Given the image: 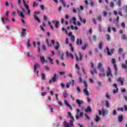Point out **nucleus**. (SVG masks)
Returning a JSON list of instances; mask_svg holds the SVG:
<instances>
[{
  "label": "nucleus",
  "instance_id": "obj_43",
  "mask_svg": "<svg viewBox=\"0 0 127 127\" xmlns=\"http://www.w3.org/2000/svg\"><path fill=\"white\" fill-rule=\"evenodd\" d=\"M106 106L107 108H109L110 107V103L108 100L106 101Z\"/></svg>",
  "mask_w": 127,
  "mask_h": 127
},
{
  "label": "nucleus",
  "instance_id": "obj_32",
  "mask_svg": "<svg viewBox=\"0 0 127 127\" xmlns=\"http://www.w3.org/2000/svg\"><path fill=\"white\" fill-rule=\"evenodd\" d=\"M117 4L119 7H121L122 5V1L121 0H118L117 2Z\"/></svg>",
  "mask_w": 127,
  "mask_h": 127
},
{
  "label": "nucleus",
  "instance_id": "obj_11",
  "mask_svg": "<svg viewBox=\"0 0 127 127\" xmlns=\"http://www.w3.org/2000/svg\"><path fill=\"white\" fill-rule=\"evenodd\" d=\"M98 113H99V116H101V115H102V116H104L105 115L106 112H105V111H104V108H102V111H101V110H99Z\"/></svg>",
  "mask_w": 127,
  "mask_h": 127
},
{
  "label": "nucleus",
  "instance_id": "obj_46",
  "mask_svg": "<svg viewBox=\"0 0 127 127\" xmlns=\"http://www.w3.org/2000/svg\"><path fill=\"white\" fill-rule=\"evenodd\" d=\"M79 60L81 61L82 60V58H83V56L82 55V54L81 53H79Z\"/></svg>",
  "mask_w": 127,
  "mask_h": 127
},
{
  "label": "nucleus",
  "instance_id": "obj_57",
  "mask_svg": "<svg viewBox=\"0 0 127 127\" xmlns=\"http://www.w3.org/2000/svg\"><path fill=\"white\" fill-rule=\"evenodd\" d=\"M40 7H41L42 10H44L45 6L44 5H41Z\"/></svg>",
  "mask_w": 127,
  "mask_h": 127
},
{
  "label": "nucleus",
  "instance_id": "obj_29",
  "mask_svg": "<svg viewBox=\"0 0 127 127\" xmlns=\"http://www.w3.org/2000/svg\"><path fill=\"white\" fill-rule=\"evenodd\" d=\"M83 84L85 89H87L88 88V84H87V82L86 81H84Z\"/></svg>",
  "mask_w": 127,
  "mask_h": 127
},
{
  "label": "nucleus",
  "instance_id": "obj_54",
  "mask_svg": "<svg viewBox=\"0 0 127 127\" xmlns=\"http://www.w3.org/2000/svg\"><path fill=\"white\" fill-rule=\"evenodd\" d=\"M93 39L94 41H95V42L97 41V37L96 36L94 35L93 36Z\"/></svg>",
  "mask_w": 127,
  "mask_h": 127
},
{
  "label": "nucleus",
  "instance_id": "obj_24",
  "mask_svg": "<svg viewBox=\"0 0 127 127\" xmlns=\"http://www.w3.org/2000/svg\"><path fill=\"white\" fill-rule=\"evenodd\" d=\"M79 17L81 22H83V23L85 24V23H86V19H82L80 16H79Z\"/></svg>",
  "mask_w": 127,
  "mask_h": 127
},
{
  "label": "nucleus",
  "instance_id": "obj_40",
  "mask_svg": "<svg viewBox=\"0 0 127 127\" xmlns=\"http://www.w3.org/2000/svg\"><path fill=\"white\" fill-rule=\"evenodd\" d=\"M106 37H107V40L108 41H111V37H110V35L109 34L106 35Z\"/></svg>",
  "mask_w": 127,
  "mask_h": 127
},
{
  "label": "nucleus",
  "instance_id": "obj_53",
  "mask_svg": "<svg viewBox=\"0 0 127 127\" xmlns=\"http://www.w3.org/2000/svg\"><path fill=\"white\" fill-rule=\"evenodd\" d=\"M76 91H77L78 93H80V92H81V89H80V87L79 86H77L76 87Z\"/></svg>",
  "mask_w": 127,
  "mask_h": 127
},
{
  "label": "nucleus",
  "instance_id": "obj_47",
  "mask_svg": "<svg viewBox=\"0 0 127 127\" xmlns=\"http://www.w3.org/2000/svg\"><path fill=\"white\" fill-rule=\"evenodd\" d=\"M110 5L111 7H114V6H115V4L114 3V2H111L110 3Z\"/></svg>",
  "mask_w": 127,
  "mask_h": 127
},
{
  "label": "nucleus",
  "instance_id": "obj_22",
  "mask_svg": "<svg viewBox=\"0 0 127 127\" xmlns=\"http://www.w3.org/2000/svg\"><path fill=\"white\" fill-rule=\"evenodd\" d=\"M100 117L98 115H96V118L94 119V122H95L96 123H98L99 121H100Z\"/></svg>",
  "mask_w": 127,
  "mask_h": 127
},
{
  "label": "nucleus",
  "instance_id": "obj_10",
  "mask_svg": "<svg viewBox=\"0 0 127 127\" xmlns=\"http://www.w3.org/2000/svg\"><path fill=\"white\" fill-rule=\"evenodd\" d=\"M76 44L77 45H80V46L82 45V44H83V42L82 41V39H77Z\"/></svg>",
  "mask_w": 127,
  "mask_h": 127
},
{
  "label": "nucleus",
  "instance_id": "obj_33",
  "mask_svg": "<svg viewBox=\"0 0 127 127\" xmlns=\"http://www.w3.org/2000/svg\"><path fill=\"white\" fill-rule=\"evenodd\" d=\"M71 83H72V82L70 81H69V82H67L66 84V88H69L70 87V84H71Z\"/></svg>",
  "mask_w": 127,
  "mask_h": 127
},
{
  "label": "nucleus",
  "instance_id": "obj_41",
  "mask_svg": "<svg viewBox=\"0 0 127 127\" xmlns=\"http://www.w3.org/2000/svg\"><path fill=\"white\" fill-rule=\"evenodd\" d=\"M42 50H43V51H46V47L45 46V45H42Z\"/></svg>",
  "mask_w": 127,
  "mask_h": 127
},
{
  "label": "nucleus",
  "instance_id": "obj_37",
  "mask_svg": "<svg viewBox=\"0 0 127 127\" xmlns=\"http://www.w3.org/2000/svg\"><path fill=\"white\" fill-rule=\"evenodd\" d=\"M71 39L72 42H75V36L71 35Z\"/></svg>",
  "mask_w": 127,
  "mask_h": 127
},
{
  "label": "nucleus",
  "instance_id": "obj_28",
  "mask_svg": "<svg viewBox=\"0 0 127 127\" xmlns=\"http://www.w3.org/2000/svg\"><path fill=\"white\" fill-rule=\"evenodd\" d=\"M34 17L36 20L38 21V22H40V19H39V18H38V17L36 16V15H34Z\"/></svg>",
  "mask_w": 127,
  "mask_h": 127
},
{
  "label": "nucleus",
  "instance_id": "obj_4",
  "mask_svg": "<svg viewBox=\"0 0 127 127\" xmlns=\"http://www.w3.org/2000/svg\"><path fill=\"white\" fill-rule=\"evenodd\" d=\"M106 50H107V54L108 55H109V56H111V55H112V54L114 53V49H111V53L110 52V50L109 49V47L106 48Z\"/></svg>",
  "mask_w": 127,
  "mask_h": 127
},
{
  "label": "nucleus",
  "instance_id": "obj_61",
  "mask_svg": "<svg viewBox=\"0 0 127 127\" xmlns=\"http://www.w3.org/2000/svg\"><path fill=\"white\" fill-rule=\"evenodd\" d=\"M108 13L106 11H103V16H107Z\"/></svg>",
  "mask_w": 127,
  "mask_h": 127
},
{
  "label": "nucleus",
  "instance_id": "obj_2",
  "mask_svg": "<svg viewBox=\"0 0 127 127\" xmlns=\"http://www.w3.org/2000/svg\"><path fill=\"white\" fill-rule=\"evenodd\" d=\"M52 44H53V46L55 47L56 50H58L59 49V48L60 47V45H59V42H57V46L55 47V41L54 40L52 39L51 40Z\"/></svg>",
  "mask_w": 127,
  "mask_h": 127
},
{
  "label": "nucleus",
  "instance_id": "obj_5",
  "mask_svg": "<svg viewBox=\"0 0 127 127\" xmlns=\"http://www.w3.org/2000/svg\"><path fill=\"white\" fill-rule=\"evenodd\" d=\"M124 81H125V78H122V77H119L118 79H117V81L118 82H120L122 86L124 85Z\"/></svg>",
  "mask_w": 127,
  "mask_h": 127
},
{
  "label": "nucleus",
  "instance_id": "obj_39",
  "mask_svg": "<svg viewBox=\"0 0 127 127\" xmlns=\"http://www.w3.org/2000/svg\"><path fill=\"white\" fill-rule=\"evenodd\" d=\"M122 52H123V49L122 48L119 49L118 54H119V55H121V54H122Z\"/></svg>",
  "mask_w": 127,
  "mask_h": 127
},
{
  "label": "nucleus",
  "instance_id": "obj_20",
  "mask_svg": "<svg viewBox=\"0 0 127 127\" xmlns=\"http://www.w3.org/2000/svg\"><path fill=\"white\" fill-rule=\"evenodd\" d=\"M55 27H56V28H58V27H59V21H57V20H55Z\"/></svg>",
  "mask_w": 127,
  "mask_h": 127
},
{
  "label": "nucleus",
  "instance_id": "obj_45",
  "mask_svg": "<svg viewBox=\"0 0 127 127\" xmlns=\"http://www.w3.org/2000/svg\"><path fill=\"white\" fill-rule=\"evenodd\" d=\"M61 59L62 61H64V54L63 53L61 55Z\"/></svg>",
  "mask_w": 127,
  "mask_h": 127
},
{
  "label": "nucleus",
  "instance_id": "obj_60",
  "mask_svg": "<svg viewBox=\"0 0 127 127\" xmlns=\"http://www.w3.org/2000/svg\"><path fill=\"white\" fill-rule=\"evenodd\" d=\"M117 91H119V88H116V90L114 89L113 90V93L114 94H116V93H117Z\"/></svg>",
  "mask_w": 127,
  "mask_h": 127
},
{
  "label": "nucleus",
  "instance_id": "obj_64",
  "mask_svg": "<svg viewBox=\"0 0 127 127\" xmlns=\"http://www.w3.org/2000/svg\"><path fill=\"white\" fill-rule=\"evenodd\" d=\"M79 83H82V77H79Z\"/></svg>",
  "mask_w": 127,
  "mask_h": 127
},
{
  "label": "nucleus",
  "instance_id": "obj_9",
  "mask_svg": "<svg viewBox=\"0 0 127 127\" xmlns=\"http://www.w3.org/2000/svg\"><path fill=\"white\" fill-rule=\"evenodd\" d=\"M118 119V122L120 123H123V121H124V115H121V116H119Z\"/></svg>",
  "mask_w": 127,
  "mask_h": 127
},
{
  "label": "nucleus",
  "instance_id": "obj_16",
  "mask_svg": "<svg viewBox=\"0 0 127 127\" xmlns=\"http://www.w3.org/2000/svg\"><path fill=\"white\" fill-rule=\"evenodd\" d=\"M86 113H91L92 112V109H91V107L88 106L87 108L85 110Z\"/></svg>",
  "mask_w": 127,
  "mask_h": 127
},
{
  "label": "nucleus",
  "instance_id": "obj_51",
  "mask_svg": "<svg viewBox=\"0 0 127 127\" xmlns=\"http://www.w3.org/2000/svg\"><path fill=\"white\" fill-rule=\"evenodd\" d=\"M30 42V40L28 39V42H27L28 47H30V46H31Z\"/></svg>",
  "mask_w": 127,
  "mask_h": 127
},
{
  "label": "nucleus",
  "instance_id": "obj_17",
  "mask_svg": "<svg viewBox=\"0 0 127 127\" xmlns=\"http://www.w3.org/2000/svg\"><path fill=\"white\" fill-rule=\"evenodd\" d=\"M83 93L86 95V96H89L90 94H89V92L88 91V90L87 88H84L83 89Z\"/></svg>",
  "mask_w": 127,
  "mask_h": 127
},
{
  "label": "nucleus",
  "instance_id": "obj_49",
  "mask_svg": "<svg viewBox=\"0 0 127 127\" xmlns=\"http://www.w3.org/2000/svg\"><path fill=\"white\" fill-rule=\"evenodd\" d=\"M45 69H46V70L47 71H48V70H50V67H49V66H48L47 65H45Z\"/></svg>",
  "mask_w": 127,
  "mask_h": 127
},
{
  "label": "nucleus",
  "instance_id": "obj_25",
  "mask_svg": "<svg viewBox=\"0 0 127 127\" xmlns=\"http://www.w3.org/2000/svg\"><path fill=\"white\" fill-rule=\"evenodd\" d=\"M112 64H113V65H114V67H115V65H116V66L117 67V64H116V59H112Z\"/></svg>",
  "mask_w": 127,
  "mask_h": 127
},
{
  "label": "nucleus",
  "instance_id": "obj_1",
  "mask_svg": "<svg viewBox=\"0 0 127 127\" xmlns=\"http://www.w3.org/2000/svg\"><path fill=\"white\" fill-rule=\"evenodd\" d=\"M64 127H74V124L73 122V120H70L69 124H68L66 121H64Z\"/></svg>",
  "mask_w": 127,
  "mask_h": 127
},
{
  "label": "nucleus",
  "instance_id": "obj_15",
  "mask_svg": "<svg viewBox=\"0 0 127 127\" xmlns=\"http://www.w3.org/2000/svg\"><path fill=\"white\" fill-rule=\"evenodd\" d=\"M45 26H46V25L45 24V22H43V26L42 25L40 26V29L43 31H45V30L44 29V28H43V27H45Z\"/></svg>",
  "mask_w": 127,
  "mask_h": 127
},
{
  "label": "nucleus",
  "instance_id": "obj_12",
  "mask_svg": "<svg viewBox=\"0 0 127 127\" xmlns=\"http://www.w3.org/2000/svg\"><path fill=\"white\" fill-rule=\"evenodd\" d=\"M40 61L42 63H47V61L45 60V58L44 57H40Z\"/></svg>",
  "mask_w": 127,
  "mask_h": 127
},
{
  "label": "nucleus",
  "instance_id": "obj_18",
  "mask_svg": "<svg viewBox=\"0 0 127 127\" xmlns=\"http://www.w3.org/2000/svg\"><path fill=\"white\" fill-rule=\"evenodd\" d=\"M23 2L25 8H26V9H29V6L27 4L26 2H25V0H23Z\"/></svg>",
  "mask_w": 127,
  "mask_h": 127
},
{
  "label": "nucleus",
  "instance_id": "obj_50",
  "mask_svg": "<svg viewBox=\"0 0 127 127\" xmlns=\"http://www.w3.org/2000/svg\"><path fill=\"white\" fill-rule=\"evenodd\" d=\"M64 103L66 107H68V106H69V104H68V101H67V100H64Z\"/></svg>",
  "mask_w": 127,
  "mask_h": 127
},
{
  "label": "nucleus",
  "instance_id": "obj_19",
  "mask_svg": "<svg viewBox=\"0 0 127 127\" xmlns=\"http://www.w3.org/2000/svg\"><path fill=\"white\" fill-rule=\"evenodd\" d=\"M56 77H57V75L56 74V73H55L54 76L52 78V80L53 82H56V80L57 79L56 78Z\"/></svg>",
  "mask_w": 127,
  "mask_h": 127
},
{
  "label": "nucleus",
  "instance_id": "obj_27",
  "mask_svg": "<svg viewBox=\"0 0 127 127\" xmlns=\"http://www.w3.org/2000/svg\"><path fill=\"white\" fill-rule=\"evenodd\" d=\"M123 9H124V12H125V13H127V5H125L123 6Z\"/></svg>",
  "mask_w": 127,
  "mask_h": 127
},
{
  "label": "nucleus",
  "instance_id": "obj_44",
  "mask_svg": "<svg viewBox=\"0 0 127 127\" xmlns=\"http://www.w3.org/2000/svg\"><path fill=\"white\" fill-rule=\"evenodd\" d=\"M127 36H126V35L125 34H123L122 36V39H124V40H126V39H127Z\"/></svg>",
  "mask_w": 127,
  "mask_h": 127
},
{
  "label": "nucleus",
  "instance_id": "obj_6",
  "mask_svg": "<svg viewBox=\"0 0 127 127\" xmlns=\"http://www.w3.org/2000/svg\"><path fill=\"white\" fill-rule=\"evenodd\" d=\"M76 103H77V105H78L79 107L80 108H81V105H83V100H80L79 99H76Z\"/></svg>",
  "mask_w": 127,
  "mask_h": 127
},
{
  "label": "nucleus",
  "instance_id": "obj_3",
  "mask_svg": "<svg viewBox=\"0 0 127 127\" xmlns=\"http://www.w3.org/2000/svg\"><path fill=\"white\" fill-rule=\"evenodd\" d=\"M106 74L107 77L111 76V77H113V74L112 73V71L111 70V68L110 67H108V70L106 71Z\"/></svg>",
  "mask_w": 127,
  "mask_h": 127
},
{
  "label": "nucleus",
  "instance_id": "obj_36",
  "mask_svg": "<svg viewBox=\"0 0 127 127\" xmlns=\"http://www.w3.org/2000/svg\"><path fill=\"white\" fill-rule=\"evenodd\" d=\"M122 67L123 69H125V70L127 69V66L125 64H122Z\"/></svg>",
  "mask_w": 127,
  "mask_h": 127
},
{
  "label": "nucleus",
  "instance_id": "obj_30",
  "mask_svg": "<svg viewBox=\"0 0 127 127\" xmlns=\"http://www.w3.org/2000/svg\"><path fill=\"white\" fill-rule=\"evenodd\" d=\"M87 46H88V44L87 43H85L84 44V46H82L81 47L82 50H85V49H86V48H87Z\"/></svg>",
  "mask_w": 127,
  "mask_h": 127
},
{
  "label": "nucleus",
  "instance_id": "obj_7",
  "mask_svg": "<svg viewBox=\"0 0 127 127\" xmlns=\"http://www.w3.org/2000/svg\"><path fill=\"white\" fill-rule=\"evenodd\" d=\"M66 58H69V57H71L72 59L74 58V56H73V54H72L71 53H69L68 51L66 52Z\"/></svg>",
  "mask_w": 127,
  "mask_h": 127
},
{
  "label": "nucleus",
  "instance_id": "obj_52",
  "mask_svg": "<svg viewBox=\"0 0 127 127\" xmlns=\"http://www.w3.org/2000/svg\"><path fill=\"white\" fill-rule=\"evenodd\" d=\"M75 68L78 70H80V67H79V65H78V64H75Z\"/></svg>",
  "mask_w": 127,
  "mask_h": 127
},
{
  "label": "nucleus",
  "instance_id": "obj_31",
  "mask_svg": "<svg viewBox=\"0 0 127 127\" xmlns=\"http://www.w3.org/2000/svg\"><path fill=\"white\" fill-rule=\"evenodd\" d=\"M115 71V74L117 75L118 74V67L115 65V67H114Z\"/></svg>",
  "mask_w": 127,
  "mask_h": 127
},
{
  "label": "nucleus",
  "instance_id": "obj_55",
  "mask_svg": "<svg viewBox=\"0 0 127 127\" xmlns=\"http://www.w3.org/2000/svg\"><path fill=\"white\" fill-rule=\"evenodd\" d=\"M62 3L64 7H65L66 6V3H65V1H62Z\"/></svg>",
  "mask_w": 127,
  "mask_h": 127
},
{
  "label": "nucleus",
  "instance_id": "obj_23",
  "mask_svg": "<svg viewBox=\"0 0 127 127\" xmlns=\"http://www.w3.org/2000/svg\"><path fill=\"white\" fill-rule=\"evenodd\" d=\"M94 72L96 74H97V73H98V71H97V69L96 68H94L93 71L92 70H90V73H91V74H92V75H94Z\"/></svg>",
  "mask_w": 127,
  "mask_h": 127
},
{
  "label": "nucleus",
  "instance_id": "obj_8",
  "mask_svg": "<svg viewBox=\"0 0 127 127\" xmlns=\"http://www.w3.org/2000/svg\"><path fill=\"white\" fill-rule=\"evenodd\" d=\"M100 71L101 72L99 73V76L100 78H103L106 76V74L104 72V69H101V70H100Z\"/></svg>",
  "mask_w": 127,
  "mask_h": 127
},
{
  "label": "nucleus",
  "instance_id": "obj_38",
  "mask_svg": "<svg viewBox=\"0 0 127 127\" xmlns=\"http://www.w3.org/2000/svg\"><path fill=\"white\" fill-rule=\"evenodd\" d=\"M69 46L70 47L71 52H74V48L73 47V46H72L71 44H69Z\"/></svg>",
  "mask_w": 127,
  "mask_h": 127
},
{
  "label": "nucleus",
  "instance_id": "obj_13",
  "mask_svg": "<svg viewBox=\"0 0 127 127\" xmlns=\"http://www.w3.org/2000/svg\"><path fill=\"white\" fill-rule=\"evenodd\" d=\"M98 69H99L100 71L102 70V69L104 70V68L103 67V65L102 64V63H98Z\"/></svg>",
  "mask_w": 127,
  "mask_h": 127
},
{
  "label": "nucleus",
  "instance_id": "obj_26",
  "mask_svg": "<svg viewBox=\"0 0 127 127\" xmlns=\"http://www.w3.org/2000/svg\"><path fill=\"white\" fill-rule=\"evenodd\" d=\"M99 48L100 50L103 49V42H100L99 44Z\"/></svg>",
  "mask_w": 127,
  "mask_h": 127
},
{
  "label": "nucleus",
  "instance_id": "obj_34",
  "mask_svg": "<svg viewBox=\"0 0 127 127\" xmlns=\"http://www.w3.org/2000/svg\"><path fill=\"white\" fill-rule=\"evenodd\" d=\"M48 59H49L51 64H52V65H54V63H53V62H52L53 61V60L50 57H49Z\"/></svg>",
  "mask_w": 127,
  "mask_h": 127
},
{
  "label": "nucleus",
  "instance_id": "obj_59",
  "mask_svg": "<svg viewBox=\"0 0 127 127\" xmlns=\"http://www.w3.org/2000/svg\"><path fill=\"white\" fill-rule=\"evenodd\" d=\"M64 99H66V98H67V93L66 92L64 93Z\"/></svg>",
  "mask_w": 127,
  "mask_h": 127
},
{
  "label": "nucleus",
  "instance_id": "obj_14",
  "mask_svg": "<svg viewBox=\"0 0 127 127\" xmlns=\"http://www.w3.org/2000/svg\"><path fill=\"white\" fill-rule=\"evenodd\" d=\"M18 14L22 17V18H24V15L23 14V13L21 11L18 10L17 11Z\"/></svg>",
  "mask_w": 127,
  "mask_h": 127
},
{
  "label": "nucleus",
  "instance_id": "obj_42",
  "mask_svg": "<svg viewBox=\"0 0 127 127\" xmlns=\"http://www.w3.org/2000/svg\"><path fill=\"white\" fill-rule=\"evenodd\" d=\"M72 20L73 21V24H74V25H76L77 24V23H76V18H75L74 17H72Z\"/></svg>",
  "mask_w": 127,
  "mask_h": 127
},
{
  "label": "nucleus",
  "instance_id": "obj_48",
  "mask_svg": "<svg viewBox=\"0 0 127 127\" xmlns=\"http://www.w3.org/2000/svg\"><path fill=\"white\" fill-rule=\"evenodd\" d=\"M46 42L49 47H51L52 45L51 44H49V41H48V39L46 40Z\"/></svg>",
  "mask_w": 127,
  "mask_h": 127
},
{
  "label": "nucleus",
  "instance_id": "obj_35",
  "mask_svg": "<svg viewBox=\"0 0 127 127\" xmlns=\"http://www.w3.org/2000/svg\"><path fill=\"white\" fill-rule=\"evenodd\" d=\"M41 77H42V80H45L46 79V77H45V74L44 73L41 74Z\"/></svg>",
  "mask_w": 127,
  "mask_h": 127
},
{
  "label": "nucleus",
  "instance_id": "obj_58",
  "mask_svg": "<svg viewBox=\"0 0 127 127\" xmlns=\"http://www.w3.org/2000/svg\"><path fill=\"white\" fill-rule=\"evenodd\" d=\"M106 97L107 99H110V95H109V93L108 92L106 93Z\"/></svg>",
  "mask_w": 127,
  "mask_h": 127
},
{
  "label": "nucleus",
  "instance_id": "obj_56",
  "mask_svg": "<svg viewBox=\"0 0 127 127\" xmlns=\"http://www.w3.org/2000/svg\"><path fill=\"white\" fill-rule=\"evenodd\" d=\"M8 14H9V11H7L6 12V14H5L6 17H8Z\"/></svg>",
  "mask_w": 127,
  "mask_h": 127
},
{
  "label": "nucleus",
  "instance_id": "obj_62",
  "mask_svg": "<svg viewBox=\"0 0 127 127\" xmlns=\"http://www.w3.org/2000/svg\"><path fill=\"white\" fill-rule=\"evenodd\" d=\"M113 115L114 116H116V115H117V111H116V110H113Z\"/></svg>",
  "mask_w": 127,
  "mask_h": 127
},
{
  "label": "nucleus",
  "instance_id": "obj_63",
  "mask_svg": "<svg viewBox=\"0 0 127 127\" xmlns=\"http://www.w3.org/2000/svg\"><path fill=\"white\" fill-rule=\"evenodd\" d=\"M124 110L126 112H127V105H124Z\"/></svg>",
  "mask_w": 127,
  "mask_h": 127
},
{
  "label": "nucleus",
  "instance_id": "obj_21",
  "mask_svg": "<svg viewBox=\"0 0 127 127\" xmlns=\"http://www.w3.org/2000/svg\"><path fill=\"white\" fill-rule=\"evenodd\" d=\"M39 66V64H38L37 63H36L34 65V72H36V69H37V67Z\"/></svg>",
  "mask_w": 127,
  "mask_h": 127
}]
</instances>
